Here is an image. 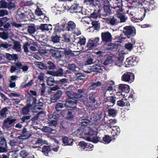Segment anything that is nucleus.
I'll return each instance as SVG.
<instances>
[{
  "label": "nucleus",
  "instance_id": "nucleus-1",
  "mask_svg": "<svg viewBox=\"0 0 158 158\" xmlns=\"http://www.w3.org/2000/svg\"><path fill=\"white\" fill-rule=\"evenodd\" d=\"M22 7L20 8L18 11L16 18L19 21H26L29 19L31 13L30 11H22Z\"/></svg>",
  "mask_w": 158,
  "mask_h": 158
},
{
  "label": "nucleus",
  "instance_id": "nucleus-2",
  "mask_svg": "<svg viewBox=\"0 0 158 158\" xmlns=\"http://www.w3.org/2000/svg\"><path fill=\"white\" fill-rule=\"evenodd\" d=\"M65 94L69 98L66 101V103L65 104V106L66 108H74L76 107V102L74 100L72 97L73 96L71 92L68 91L66 92Z\"/></svg>",
  "mask_w": 158,
  "mask_h": 158
},
{
  "label": "nucleus",
  "instance_id": "nucleus-3",
  "mask_svg": "<svg viewBox=\"0 0 158 158\" xmlns=\"http://www.w3.org/2000/svg\"><path fill=\"white\" fill-rule=\"evenodd\" d=\"M17 120L16 118H13L11 116L8 117L3 121L2 127L4 129L8 130L15 123Z\"/></svg>",
  "mask_w": 158,
  "mask_h": 158
},
{
  "label": "nucleus",
  "instance_id": "nucleus-4",
  "mask_svg": "<svg viewBox=\"0 0 158 158\" xmlns=\"http://www.w3.org/2000/svg\"><path fill=\"white\" fill-rule=\"evenodd\" d=\"M123 33L129 38L135 35L136 30L135 28L132 26H125L123 28Z\"/></svg>",
  "mask_w": 158,
  "mask_h": 158
},
{
  "label": "nucleus",
  "instance_id": "nucleus-5",
  "mask_svg": "<svg viewBox=\"0 0 158 158\" xmlns=\"http://www.w3.org/2000/svg\"><path fill=\"white\" fill-rule=\"evenodd\" d=\"M135 76L134 74L131 72L124 73L121 77V80L125 82H133L134 80Z\"/></svg>",
  "mask_w": 158,
  "mask_h": 158
},
{
  "label": "nucleus",
  "instance_id": "nucleus-6",
  "mask_svg": "<svg viewBox=\"0 0 158 158\" xmlns=\"http://www.w3.org/2000/svg\"><path fill=\"white\" fill-rule=\"evenodd\" d=\"M82 131V134L83 135H85L86 137V139L88 137L90 136L91 135L96 134V131H94L92 129L88 127H85L84 128L81 130Z\"/></svg>",
  "mask_w": 158,
  "mask_h": 158
},
{
  "label": "nucleus",
  "instance_id": "nucleus-7",
  "mask_svg": "<svg viewBox=\"0 0 158 158\" xmlns=\"http://www.w3.org/2000/svg\"><path fill=\"white\" fill-rule=\"evenodd\" d=\"M102 66H100L99 64H96L92 67H90L89 68L88 70L86 72L89 73H90L92 72H97L99 73H101L102 72Z\"/></svg>",
  "mask_w": 158,
  "mask_h": 158
},
{
  "label": "nucleus",
  "instance_id": "nucleus-8",
  "mask_svg": "<svg viewBox=\"0 0 158 158\" xmlns=\"http://www.w3.org/2000/svg\"><path fill=\"white\" fill-rule=\"evenodd\" d=\"M61 35L62 37H61V40L63 42L69 43L70 42L71 40V34L69 32L67 31H65Z\"/></svg>",
  "mask_w": 158,
  "mask_h": 158
},
{
  "label": "nucleus",
  "instance_id": "nucleus-9",
  "mask_svg": "<svg viewBox=\"0 0 158 158\" xmlns=\"http://www.w3.org/2000/svg\"><path fill=\"white\" fill-rule=\"evenodd\" d=\"M135 60L136 57L135 56L128 58L126 59L125 62V64L127 66L128 65V66L127 67H128L134 66L136 64V63Z\"/></svg>",
  "mask_w": 158,
  "mask_h": 158
},
{
  "label": "nucleus",
  "instance_id": "nucleus-10",
  "mask_svg": "<svg viewBox=\"0 0 158 158\" xmlns=\"http://www.w3.org/2000/svg\"><path fill=\"white\" fill-rule=\"evenodd\" d=\"M50 52L53 56L58 59L60 58L63 54V51H59L57 50L51 49L50 50Z\"/></svg>",
  "mask_w": 158,
  "mask_h": 158
},
{
  "label": "nucleus",
  "instance_id": "nucleus-11",
  "mask_svg": "<svg viewBox=\"0 0 158 158\" xmlns=\"http://www.w3.org/2000/svg\"><path fill=\"white\" fill-rule=\"evenodd\" d=\"M101 37L102 40L105 42L110 41L112 39L111 35L108 31L102 32L101 34Z\"/></svg>",
  "mask_w": 158,
  "mask_h": 158
},
{
  "label": "nucleus",
  "instance_id": "nucleus-12",
  "mask_svg": "<svg viewBox=\"0 0 158 158\" xmlns=\"http://www.w3.org/2000/svg\"><path fill=\"white\" fill-rule=\"evenodd\" d=\"M31 136L30 132L27 131V129L24 128L22 130V133L21 135L18 137L19 139H26Z\"/></svg>",
  "mask_w": 158,
  "mask_h": 158
},
{
  "label": "nucleus",
  "instance_id": "nucleus-13",
  "mask_svg": "<svg viewBox=\"0 0 158 158\" xmlns=\"http://www.w3.org/2000/svg\"><path fill=\"white\" fill-rule=\"evenodd\" d=\"M123 58L122 57H113V64L116 66L120 67L123 65Z\"/></svg>",
  "mask_w": 158,
  "mask_h": 158
},
{
  "label": "nucleus",
  "instance_id": "nucleus-14",
  "mask_svg": "<svg viewBox=\"0 0 158 158\" xmlns=\"http://www.w3.org/2000/svg\"><path fill=\"white\" fill-rule=\"evenodd\" d=\"M47 73L53 76L57 77L61 76L63 75V70L61 68L59 69L57 71H48Z\"/></svg>",
  "mask_w": 158,
  "mask_h": 158
},
{
  "label": "nucleus",
  "instance_id": "nucleus-15",
  "mask_svg": "<svg viewBox=\"0 0 158 158\" xmlns=\"http://www.w3.org/2000/svg\"><path fill=\"white\" fill-rule=\"evenodd\" d=\"M110 84L112 85L111 86H108V88L106 89L105 92V96H109L113 94V85H114V82L112 81L110 82Z\"/></svg>",
  "mask_w": 158,
  "mask_h": 158
},
{
  "label": "nucleus",
  "instance_id": "nucleus-16",
  "mask_svg": "<svg viewBox=\"0 0 158 158\" xmlns=\"http://www.w3.org/2000/svg\"><path fill=\"white\" fill-rule=\"evenodd\" d=\"M97 132L95 134L91 135L90 136L88 137L86 140L89 141H92L94 143H96L99 141L101 139L96 136Z\"/></svg>",
  "mask_w": 158,
  "mask_h": 158
},
{
  "label": "nucleus",
  "instance_id": "nucleus-17",
  "mask_svg": "<svg viewBox=\"0 0 158 158\" xmlns=\"http://www.w3.org/2000/svg\"><path fill=\"white\" fill-rule=\"evenodd\" d=\"M82 10V8L77 3L74 4L71 7V10H73L74 13L79 12L80 13Z\"/></svg>",
  "mask_w": 158,
  "mask_h": 158
},
{
  "label": "nucleus",
  "instance_id": "nucleus-18",
  "mask_svg": "<svg viewBox=\"0 0 158 158\" xmlns=\"http://www.w3.org/2000/svg\"><path fill=\"white\" fill-rule=\"evenodd\" d=\"M115 103V100L111 97H107V100L105 102V105L110 107L113 106Z\"/></svg>",
  "mask_w": 158,
  "mask_h": 158
},
{
  "label": "nucleus",
  "instance_id": "nucleus-19",
  "mask_svg": "<svg viewBox=\"0 0 158 158\" xmlns=\"http://www.w3.org/2000/svg\"><path fill=\"white\" fill-rule=\"evenodd\" d=\"M67 30L66 29H61L59 26V23L56 25V27L54 29V33L56 35L61 34L62 35L63 33H64L65 31H66Z\"/></svg>",
  "mask_w": 158,
  "mask_h": 158
},
{
  "label": "nucleus",
  "instance_id": "nucleus-20",
  "mask_svg": "<svg viewBox=\"0 0 158 158\" xmlns=\"http://www.w3.org/2000/svg\"><path fill=\"white\" fill-rule=\"evenodd\" d=\"M118 89L121 91L124 92L126 93H128L130 91L129 86L124 84H120L118 85Z\"/></svg>",
  "mask_w": 158,
  "mask_h": 158
},
{
  "label": "nucleus",
  "instance_id": "nucleus-21",
  "mask_svg": "<svg viewBox=\"0 0 158 158\" xmlns=\"http://www.w3.org/2000/svg\"><path fill=\"white\" fill-rule=\"evenodd\" d=\"M67 25V28L65 29L66 30H67V31L69 32V31H73L76 27L75 24L72 21L68 22Z\"/></svg>",
  "mask_w": 158,
  "mask_h": 158
},
{
  "label": "nucleus",
  "instance_id": "nucleus-22",
  "mask_svg": "<svg viewBox=\"0 0 158 158\" xmlns=\"http://www.w3.org/2000/svg\"><path fill=\"white\" fill-rule=\"evenodd\" d=\"M79 145L81 146L82 148L85 151H87V148L89 149H91L93 147V146L92 144H89V143H86L84 141H81L79 143Z\"/></svg>",
  "mask_w": 158,
  "mask_h": 158
},
{
  "label": "nucleus",
  "instance_id": "nucleus-23",
  "mask_svg": "<svg viewBox=\"0 0 158 158\" xmlns=\"http://www.w3.org/2000/svg\"><path fill=\"white\" fill-rule=\"evenodd\" d=\"M62 94V92L61 90H58L54 95L51 96L52 102H54L57 100L60 97Z\"/></svg>",
  "mask_w": 158,
  "mask_h": 158
},
{
  "label": "nucleus",
  "instance_id": "nucleus-24",
  "mask_svg": "<svg viewBox=\"0 0 158 158\" xmlns=\"http://www.w3.org/2000/svg\"><path fill=\"white\" fill-rule=\"evenodd\" d=\"M62 142L64 146L72 145L73 140L66 137H63L62 138Z\"/></svg>",
  "mask_w": 158,
  "mask_h": 158
},
{
  "label": "nucleus",
  "instance_id": "nucleus-25",
  "mask_svg": "<svg viewBox=\"0 0 158 158\" xmlns=\"http://www.w3.org/2000/svg\"><path fill=\"white\" fill-rule=\"evenodd\" d=\"M16 66L18 68L22 69L23 71L25 72L28 70L29 66L27 65H24L20 62L17 63L15 64Z\"/></svg>",
  "mask_w": 158,
  "mask_h": 158
},
{
  "label": "nucleus",
  "instance_id": "nucleus-26",
  "mask_svg": "<svg viewBox=\"0 0 158 158\" xmlns=\"http://www.w3.org/2000/svg\"><path fill=\"white\" fill-rule=\"evenodd\" d=\"M12 49L17 52H20L22 51L21 45L19 42L15 41L14 43Z\"/></svg>",
  "mask_w": 158,
  "mask_h": 158
},
{
  "label": "nucleus",
  "instance_id": "nucleus-27",
  "mask_svg": "<svg viewBox=\"0 0 158 158\" xmlns=\"http://www.w3.org/2000/svg\"><path fill=\"white\" fill-rule=\"evenodd\" d=\"M42 31H48L51 30L52 29V25L50 24H41L40 28Z\"/></svg>",
  "mask_w": 158,
  "mask_h": 158
},
{
  "label": "nucleus",
  "instance_id": "nucleus-28",
  "mask_svg": "<svg viewBox=\"0 0 158 158\" xmlns=\"http://www.w3.org/2000/svg\"><path fill=\"white\" fill-rule=\"evenodd\" d=\"M117 105L120 107H123L125 106H130V104L126 100L122 99L117 102Z\"/></svg>",
  "mask_w": 158,
  "mask_h": 158
},
{
  "label": "nucleus",
  "instance_id": "nucleus-29",
  "mask_svg": "<svg viewBox=\"0 0 158 158\" xmlns=\"http://www.w3.org/2000/svg\"><path fill=\"white\" fill-rule=\"evenodd\" d=\"M111 129V133L113 136L118 135L119 134L120 129L118 126H116L115 127H113Z\"/></svg>",
  "mask_w": 158,
  "mask_h": 158
},
{
  "label": "nucleus",
  "instance_id": "nucleus-30",
  "mask_svg": "<svg viewBox=\"0 0 158 158\" xmlns=\"http://www.w3.org/2000/svg\"><path fill=\"white\" fill-rule=\"evenodd\" d=\"M102 85V83L100 81H97L96 82L92 83H91L89 87L90 89L93 90L97 89L98 87L101 86Z\"/></svg>",
  "mask_w": 158,
  "mask_h": 158
},
{
  "label": "nucleus",
  "instance_id": "nucleus-31",
  "mask_svg": "<svg viewBox=\"0 0 158 158\" xmlns=\"http://www.w3.org/2000/svg\"><path fill=\"white\" fill-rule=\"evenodd\" d=\"M51 41L54 43H59L61 38L60 36H58L57 35H53L51 37Z\"/></svg>",
  "mask_w": 158,
  "mask_h": 158
},
{
  "label": "nucleus",
  "instance_id": "nucleus-32",
  "mask_svg": "<svg viewBox=\"0 0 158 158\" xmlns=\"http://www.w3.org/2000/svg\"><path fill=\"white\" fill-rule=\"evenodd\" d=\"M116 122V120L115 119H111L108 121L107 125L109 128L111 129L113 127L116 126L115 124Z\"/></svg>",
  "mask_w": 158,
  "mask_h": 158
},
{
  "label": "nucleus",
  "instance_id": "nucleus-33",
  "mask_svg": "<svg viewBox=\"0 0 158 158\" xmlns=\"http://www.w3.org/2000/svg\"><path fill=\"white\" fill-rule=\"evenodd\" d=\"M26 96L28 101H32L33 102L32 104H33V103H35L37 102L36 98L35 97H33L32 95L30 93H27L26 94Z\"/></svg>",
  "mask_w": 158,
  "mask_h": 158
},
{
  "label": "nucleus",
  "instance_id": "nucleus-34",
  "mask_svg": "<svg viewBox=\"0 0 158 158\" xmlns=\"http://www.w3.org/2000/svg\"><path fill=\"white\" fill-rule=\"evenodd\" d=\"M92 27L87 29L88 31L89 32L90 31H89L90 29H92V31H93L94 29H96L98 28V22L97 21H93L92 22Z\"/></svg>",
  "mask_w": 158,
  "mask_h": 158
},
{
  "label": "nucleus",
  "instance_id": "nucleus-35",
  "mask_svg": "<svg viewBox=\"0 0 158 158\" xmlns=\"http://www.w3.org/2000/svg\"><path fill=\"white\" fill-rule=\"evenodd\" d=\"M9 108L4 107L1 111L0 115L2 117L5 118L6 117L7 114L8 113L9 111L8 109Z\"/></svg>",
  "mask_w": 158,
  "mask_h": 158
},
{
  "label": "nucleus",
  "instance_id": "nucleus-36",
  "mask_svg": "<svg viewBox=\"0 0 158 158\" xmlns=\"http://www.w3.org/2000/svg\"><path fill=\"white\" fill-rule=\"evenodd\" d=\"M112 63H113V57L110 56L104 61L103 64L105 65H108Z\"/></svg>",
  "mask_w": 158,
  "mask_h": 158
},
{
  "label": "nucleus",
  "instance_id": "nucleus-37",
  "mask_svg": "<svg viewBox=\"0 0 158 158\" xmlns=\"http://www.w3.org/2000/svg\"><path fill=\"white\" fill-rule=\"evenodd\" d=\"M51 149L48 146H44L42 149V152L46 156H48V153L51 151Z\"/></svg>",
  "mask_w": 158,
  "mask_h": 158
},
{
  "label": "nucleus",
  "instance_id": "nucleus-38",
  "mask_svg": "<svg viewBox=\"0 0 158 158\" xmlns=\"http://www.w3.org/2000/svg\"><path fill=\"white\" fill-rule=\"evenodd\" d=\"M7 58L10 60H16L17 59V55L16 54L11 55L8 53L6 54Z\"/></svg>",
  "mask_w": 158,
  "mask_h": 158
},
{
  "label": "nucleus",
  "instance_id": "nucleus-39",
  "mask_svg": "<svg viewBox=\"0 0 158 158\" xmlns=\"http://www.w3.org/2000/svg\"><path fill=\"white\" fill-rule=\"evenodd\" d=\"M47 84L49 86H52L54 83H55L56 81H54L53 78L52 77H49L48 78L47 80Z\"/></svg>",
  "mask_w": 158,
  "mask_h": 158
},
{
  "label": "nucleus",
  "instance_id": "nucleus-40",
  "mask_svg": "<svg viewBox=\"0 0 158 158\" xmlns=\"http://www.w3.org/2000/svg\"><path fill=\"white\" fill-rule=\"evenodd\" d=\"M111 140V138L109 135H106L103 138V142L105 144L109 143Z\"/></svg>",
  "mask_w": 158,
  "mask_h": 158
},
{
  "label": "nucleus",
  "instance_id": "nucleus-41",
  "mask_svg": "<svg viewBox=\"0 0 158 158\" xmlns=\"http://www.w3.org/2000/svg\"><path fill=\"white\" fill-rule=\"evenodd\" d=\"M30 106H28L23 108L22 113L23 115H27L28 114L30 111Z\"/></svg>",
  "mask_w": 158,
  "mask_h": 158
},
{
  "label": "nucleus",
  "instance_id": "nucleus-42",
  "mask_svg": "<svg viewBox=\"0 0 158 158\" xmlns=\"http://www.w3.org/2000/svg\"><path fill=\"white\" fill-rule=\"evenodd\" d=\"M35 64L38 66V67L40 69H45L47 68L46 66L43 63L41 62H36Z\"/></svg>",
  "mask_w": 158,
  "mask_h": 158
},
{
  "label": "nucleus",
  "instance_id": "nucleus-43",
  "mask_svg": "<svg viewBox=\"0 0 158 158\" xmlns=\"http://www.w3.org/2000/svg\"><path fill=\"white\" fill-rule=\"evenodd\" d=\"M90 121L87 119H82L81 122V126L82 127L87 126L89 123Z\"/></svg>",
  "mask_w": 158,
  "mask_h": 158
},
{
  "label": "nucleus",
  "instance_id": "nucleus-44",
  "mask_svg": "<svg viewBox=\"0 0 158 158\" xmlns=\"http://www.w3.org/2000/svg\"><path fill=\"white\" fill-rule=\"evenodd\" d=\"M117 17L120 20L121 22H124L127 19V18L123 14H118Z\"/></svg>",
  "mask_w": 158,
  "mask_h": 158
},
{
  "label": "nucleus",
  "instance_id": "nucleus-45",
  "mask_svg": "<svg viewBox=\"0 0 158 158\" xmlns=\"http://www.w3.org/2000/svg\"><path fill=\"white\" fill-rule=\"evenodd\" d=\"M117 112L116 110L113 109H110L108 110V113L109 115L113 117H115L116 116Z\"/></svg>",
  "mask_w": 158,
  "mask_h": 158
},
{
  "label": "nucleus",
  "instance_id": "nucleus-46",
  "mask_svg": "<svg viewBox=\"0 0 158 158\" xmlns=\"http://www.w3.org/2000/svg\"><path fill=\"white\" fill-rule=\"evenodd\" d=\"M34 104L36 106L35 108V109L39 110H41L42 108L40 107H38V106H42L43 105V103L42 102L39 101L38 103H37L36 102L35 103H34Z\"/></svg>",
  "mask_w": 158,
  "mask_h": 158
},
{
  "label": "nucleus",
  "instance_id": "nucleus-47",
  "mask_svg": "<svg viewBox=\"0 0 158 158\" xmlns=\"http://www.w3.org/2000/svg\"><path fill=\"white\" fill-rule=\"evenodd\" d=\"M86 40L84 38H81L79 39V40L77 42L78 45L81 46L84 45L85 44Z\"/></svg>",
  "mask_w": 158,
  "mask_h": 158
},
{
  "label": "nucleus",
  "instance_id": "nucleus-48",
  "mask_svg": "<svg viewBox=\"0 0 158 158\" xmlns=\"http://www.w3.org/2000/svg\"><path fill=\"white\" fill-rule=\"evenodd\" d=\"M95 46L94 41L92 40H89L87 44V47L89 49H91L94 46Z\"/></svg>",
  "mask_w": 158,
  "mask_h": 158
},
{
  "label": "nucleus",
  "instance_id": "nucleus-49",
  "mask_svg": "<svg viewBox=\"0 0 158 158\" xmlns=\"http://www.w3.org/2000/svg\"><path fill=\"white\" fill-rule=\"evenodd\" d=\"M74 52L72 51L71 50H65L64 51V53L66 56H74Z\"/></svg>",
  "mask_w": 158,
  "mask_h": 158
},
{
  "label": "nucleus",
  "instance_id": "nucleus-50",
  "mask_svg": "<svg viewBox=\"0 0 158 158\" xmlns=\"http://www.w3.org/2000/svg\"><path fill=\"white\" fill-rule=\"evenodd\" d=\"M114 9L115 10L114 11L116 12L117 16H118V14H122L121 13L123 11L122 9L118 7H114Z\"/></svg>",
  "mask_w": 158,
  "mask_h": 158
},
{
  "label": "nucleus",
  "instance_id": "nucleus-51",
  "mask_svg": "<svg viewBox=\"0 0 158 158\" xmlns=\"http://www.w3.org/2000/svg\"><path fill=\"white\" fill-rule=\"evenodd\" d=\"M47 142L45 140H43L41 139H39L37 140L35 144L41 145L44 143L47 144Z\"/></svg>",
  "mask_w": 158,
  "mask_h": 158
},
{
  "label": "nucleus",
  "instance_id": "nucleus-52",
  "mask_svg": "<svg viewBox=\"0 0 158 158\" xmlns=\"http://www.w3.org/2000/svg\"><path fill=\"white\" fill-rule=\"evenodd\" d=\"M7 2L4 0L0 1V8H7Z\"/></svg>",
  "mask_w": 158,
  "mask_h": 158
},
{
  "label": "nucleus",
  "instance_id": "nucleus-53",
  "mask_svg": "<svg viewBox=\"0 0 158 158\" xmlns=\"http://www.w3.org/2000/svg\"><path fill=\"white\" fill-rule=\"evenodd\" d=\"M96 93L95 92L91 93L89 94V98L91 100L92 102L94 103L95 102L94 95Z\"/></svg>",
  "mask_w": 158,
  "mask_h": 158
},
{
  "label": "nucleus",
  "instance_id": "nucleus-54",
  "mask_svg": "<svg viewBox=\"0 0 158 158\" xmlns=\"http://www.w3.org/2000/svg\"><path fill=\"white\" fill-rule=\"evenodd\" d=\"M53 130L50 127H44L42 131L45 132H51Z\"/></svg>",
  "mask_w": 158,
  "mask_h": 158
},
{
  "label": "nucleus",
  "instance_id": "nucleus-55",
  "mask_svg": "<svg viewBox=\"0 0 158 158\" xmlns=\"http://www.w3.org/2000/svg\"><path fill=\"white\" fill-rule=\"evenodd\" d=\"M35 29L34 26H29L28 31L30 33L33 34L35 32Z\"/></svg>",
  "mask_w": 158,
  "mask_h": 158
},
{
  "label": "nucleus",
  "instance_id": "nucleus-56",
  "mask_svg": "<svg viewBox=\"0 0 158 158\" xmlns=\"http://www.w3.org/2000/svg\"><path fill=\"white\" fill-rule=\"evenodd\" d=\"M64 107L63 104L61 103H58L56 106V109L57 111L60 110L61 109Z\"/></svg>",
  "mask_w": 158,
  "mask_h": 158
},
{
  "label": "nucleus",
  "instance_id": "nucleus-57",
  "mask_svg": "<svg viewBox=\"0 0 158 158\" xmlns=\"http://www.w3.org/2000/svg\"><path fill=\"white\" fill-rule=\"evenodd\" d=\"M30 45L28 43L24 44L23 48L24 50V52L26 53H27L29 52V50L28 49V47Z\"/></svg>",
  "mask_w": 158,
  "mask_h": 158
},
{
  "label": "nucleus",
  "instance_id": "nucleus-58",
  "mask_svg": "<svg viewBox=\"0 0 158 158\" xmlns=\"http://www.w3.org/2000/svg\"><path fill=\"white\" fill-rule=\"evenodd\" d=\"M125 48L129 51H131L133 48V44L131 43L126 44L125 45Z\"/></svg>",
  "mask_w": 158,
  "mask_h": 158
},
{
  "label": "nucleus",
  "instance_id": "nucleus-59",
  "mask_svg": "<svg viewBox=\"0 0 158 158\" xmlns=\"http://www.w3.org/2000/svg\"><path fill=\"white\" fill-rule=\"evenodd\" d=\"M20 154L22 157L24 158L28 155V153L26 151L23 150L20 152Z\"/></svg>",
  "mask_w": 158,
  "mask_h": 158
},
{
  "label": "nucleus",
  "instance_id": "nucleus-60",
  "mask_svg": "<svg viewBox=\"0 0 158 158\" xmlns=\"http://www.w3.org/2000/svg\"><path fill=\"white\" fill-rule=\"evenodd\" d=\"M109 23L112 25H114L116 24L118 22L116 19L114 17H113L110 19L109 20Z\"/></svg>",
  "mask_w": 158,
  "mask_h": 158
},
{
  "label": "nucleus",
  "instance_id": "nucleus-61",
  "mask_svg": "<svg viewBox=\"0 0 158 158\" xmlns=\"http://www.w3.org/2000/svg\"><path fill=\"white\" fill-rule=\"evenodd\" d=\"M8 15V12L7 10H0V16L2 17Z\"/></svg>",
  "mask_w": 158,
  "mask_h": 158
},
{
  "label": "nucleus",
  "instance_id": "nucleus-62",
  "mask_svg": "<svg viewBox=\"0 0 158 158\" xmlns=\"http://www.w3.org/2000/svg\"><path fill=\"white\" fill-rule=\"evenodd\" d=\"M47 64L49 65L48 68L49 69H54L56 68V66L54 64L50 61H48Z\"/></svg>",
  "mask_w": 158,
  "mask_h": 158
},
{
  "label": "nucleus",
  "instance_id": "nucleus-63",
  "mask_svg": "<svg viewBox=\"0 0 158 158\" xmlns=\"http://www.w3.org/2000/svg\"><path fill=\"white\" fill-rule=\"evenodd\" d=\"M89 19V18L88 17H85L82 18L81 19V21L84 24H85V23L89 24V22H88V20Z\"/></svg>",
  "mask_w": 158,
  "mask_h": 158
},
{
  "label": "nucleus",
  "instance_id": "nucleus-64",
  "mask_svg": "<svg viewBox=\"0 0 158 158\" xmlns=\"http://www.w3.org/2000/svg\"><path fill=\"white\" fill-rule=\"evenodd\" d=\"M9 45L6 43H2L0 45V48H8Z\"/></svg>",
  "mask_w": 158,
  "mask_h": 158
}]
</instances>
